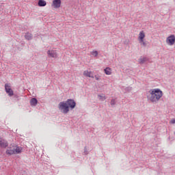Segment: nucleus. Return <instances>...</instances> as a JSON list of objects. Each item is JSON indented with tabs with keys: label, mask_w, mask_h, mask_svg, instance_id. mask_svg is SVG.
<instances>
[{
	"label": "nucleus",
	"mask_w": 175,
	"mask_h": 175,
	"mask_svg": "<svg viewBox=\"0 0 175 175\" xmlns=\"http://www.w3.org/2000/svg\"><path fill=\"white\" fill-rule=\"evenodd\" d=\"M161 96H163V93L158 88L151 89L147 93L148 100L152 103H157Z\"/></svg>",
	"instance_id": "f257e3e1"
},
{
	"label": "nucleus",
	"mask_w": 175,
	"mask_h": 175,
	"mask_svg": "<svg viewBox=\"0 0 175 175\" xmlns=\"http://www.w3.org/2000/svg\"><path fill=\"white\" fill-rule=\"evenodd\" d=\"M23 151L21 147L17 146L14 144H11L5 151L7 155H14V154H20Z\"/></svg>",
	"instance_id": "f03ea898"
},
{
	"label": "nucleus",
	"mask_w": 175,
	"mask_h": 175,
	"mask_svg": "<svg viewBox=\"0 0 175 175\" xmlns=\"http://www.w3.org/2000/svg\"><path fill=\"white\" fill-rule=\"evenodd\" d=\"M59 110L64 114H68V113H69V106L66 101L60 102L59 103Z\"/></svg>",
	"instance_id": "7ed1b4c3"
},
{
	"label": "nucleus",
	"mask_w": 175,
	"mask_h": 175,
	"mask_svg": "<svg viewBox=\"0 0 175 175\" xmlns=\"http://www.w3.org/2000/svg\"><path fill=\"white\" fill-rule=\"evenodd\" d=\"M166 43L167 44H169V46H173L175 43V36L171 35L168 36L166 39Z\"/></svg>",
	"instance_id": "20e7f679"
},
{
	"label": "nucleus",
	"mask_w": 175,
	"mask_h": 175,
	"mask_svg": "<svg viewBox=\"0 0 175 175\" xmlns=\"http://www.w3.org/2000/svg\"><path fill=\"white\" fill-rule=\"evenodd\" d=\"M48 57H49L50 58H57L58 57V55L57 54V51L55 50H49L46 52Z\"/></svg>",
	"instance_id": "39448f33"
},
{
	"label": "nucleus",
	"mask_w": 175,
	"mask_h": 175,
	"mask_svg": "<svg viewBox=\"0 0 175 175\" xmlns=\"http://www.w3.org/2000/svg\"><path fill=\"white\" fill-rule=\"evenodd\" d=\"M66 103H67V106H68V109L69 107L72 109H75V107H76V102L74 101V100L72 99H68L66 101Z\"/></svg>",
	"instance_id": "423d86ee"
},
{
	"label": "nucleus",
	"mask_w": 175,
	"mask_h": 175,
	"mask_svg": "<svg viewBox=\"0 0 175 175\" xmlns=\"http://www.w3.org/2000/svg\"><path fill=\"white\" fill-rule=\"evenodd\" d=\"M9 146L8 141L3 139V138L0 137V147L1 148H6Z\"/></svg>",
	"instance_id": "0eeeda50"
},
{
	"label": "nucleus",
	"mask_w": 175,
	"mask_h": 175,
	"mask_svg": "<svg viewBox=\"0 0 175 175\" xmlns=\"http://www.w3.org/2000/svg\"><path fill=\"white\" fill-rule=\"evenodd\" d=\"M5 90L8 94L9 96H13V90L8 83L5 85Z\"/></svg>",
	"instance_id": "6e6552de"
},
{
	"label": "nucleus",
	"mask_w": 175,
	"mask_h": 175,
	"mask_svg": "<svg viewBox=\"0 0 175 175\" xmlns=\"http://www.w3.org/2000/svg\"><path fill=\"white\" fill-rule=\"evenodd\" d=\"M52 6L55 9H58L59 8H61V0H53Z\"/></svg>",
	"instance_id": "1a4fd4ad"
},
{
	"label": "nucleus",
	"mask_w": 175,
	"mask_h": 175,
	"mask_svg": "<svg viewBox=\"0 0 175 175\" xmlns=\"http://www.w3.org/2000/svg\"><path fill=\"white\" fill-rule=\"evenodd\" d=\"M144 38H146V34H144V31H141L139 32V37H138L139 42H143V40H144Z\"/></svg>",
	"instance_id": "9d476101"
},
{
	"label": "nucleus",
	"mask_w": 175,
	"mask_h": 175,
	"mask_svg": "<svg viewBox=\"0 0 175 175\" xmlns=\"http://www.w3.org/2000/svg\"><path fill=\"white\" fill-rule=\"evenodd\" d=\"M147 61H148V58L146 57H141L138 62L141 65H143V64H146V62H147Z\"/></svg>",
	"instance_id": "9b49d317"
},
{
	"label": "nucleus",
	"mask_w": 175,
	"mask_h": 175,
	"mask_svg": "<svg viewBox=\"0 0 175 175\" xmlns=\"http://www.w3.org/2000/svg\"><path fill=\"white\" fill-rule=\"evenodd\" d=\"M83 76H85V77H91V79H94V75H92L91 71L85 70L83 72Z\"/></svg>",
	"instance_id": "f8f14e48"
},
{
	"label": "nucleus",
	"mask_w": 175,
	"mask_h": 175,
	"mask_svg": "<svg viewBox=\"0 0 175 175\" xmlns=\"http://www.w3.org/2000/svg\"><path fill=\"white\" fill-rule=\"evenodd\" d=\"M32 33H29V32H27L25 34V39H26V40H32Z\"/></svg>",
	"instance_id": "ddd939ff"
},
{
	"label": "nucleus",
	"mask_w": 175,
	"mask_h": 175,
	"mask_svg": "<svg viewBox=\"0 0 175 175\" xmlns=\"http://www.w3.org/2000/svg\"><path fill=\"white\" fill-rule=\"evenodd\" d=\"M31 106H36L38 105V99L36 98H32L30 100Z\"/></svg>",
	"instance_id": "4468645a"
},
{
	"label": "nucleus",
	"mask_w": 175,
	"mask_h": 175,
	"mask_svg": "<svg viewBox=\"0 0 175 175\" xmlns=\"http://www.w3.org/2000/svg\"><path fill=\"white\" fill-rule=\"evenodd\" d=\"M38 5V6L42 8V7L46 6V5H47V3L44 0H39Z\"/></svg>",
	"instance_id": "2eb2a0df"
},
{
	"label": "nucleus",
	"mask_w": 175,
	"mask_h": 175,
	"mask_svg": "<svg viewBox=\"0 0 175 175\" xmlns=\"http://www.w3.org/2000/svg\"><path fill=\"white\" fill-rule=\"evenodd\" d=\"M104 72L105 75H107L108 76H110L111 75V69L110 67H107L105 69H104Z\"/></svg>",
	"instance_id": "dca6fc26"
},
{
	"label": "nucleus",
	"mask_w": 175,
	"mask_h": 175,
	"mask_svg": "<svg viewBox=\"0 0 175 175\" xmlns=\"http://www.w3.org/2000/svg\"><path fill=\"white\" fill-rule=\"evenodd\" d=\"M98 99H99V100H101L102 102H103V100H105L106 99V96L98 94Z\"/></svg>",
	"instance_id": "f3484780"
},
{
	"label": "nucleus",
	"mask_w": 175,
	"mask_h": 175,
	"mask_svg": "<svg viewBox=\"0 0 175 175\" xmlns=\"http://www.w3.org/2000/svg\"><path fill=\"white\" fill-rule=\"evenodd\" d=\"M92 55H93L94 57H98V52L96 51H93L91 53Z\"/></svg>",
	"instance_id": "a211bd4d"
},
{
	"label": "nucleus",
	"mask_w": 175,
	"mask_h": 175,
	"mask_svg": "<svg viewBox=\"0 0 175 175\" xmlns=\"http://www.w3.org/2000/svg\"><path fill=\"white\" fill-rule=\"evenodd\" d=\"M111 106H114L115 105H116V99H114V98H112L111 100Z\"/></svg>",
	"instance_id": "6ab92c4d"
},
{
	"label": "nucleus",
	"mask_w": 175,
	"mask_h": 175,
	"mask_svg": "<svg viewBox=\"0 0 175 175\" xmlns=\"http://www.w3.org/2000/svg\"><path fill=\"white\" fill-rule=\"evenodd\" d=\"M125 91L126 92H130V91H132V87H127L125 88Z\"/></svg>",
	"instance_id": "aec40b11"
},
{
	"label": "nucleus",
	"mask_w": 175,
	"mask_h": 175,
	"mask_svg": "<svg viewBox=\"0 0 175 175\" xmlns=\"http://www.w3.org/2000/svg\"><path fill=\"white\" fill-rule=\"evenodd\" d=\"M84 154L85 155H87V154H88V151H87V147L84 148Z\"/></svg>",
	"instance_id": "412c9836"
},
{
	"label": "nucleus",
	"mask_w": 175,
	"mask_h": 175,
	"mask_svg": "<svg viewBox=\"0 0 175 175\" xmlns=\"http://www.w3.org/2000/svg\"><path fill=\"white\" fill-rule=\"evenodd\" d=\"M94 78H95V79L97 80V81H98V80L100 79V77L98 76V75H95V76H94Z\"/></svg>",
	"instance_id": "4be33fe9"
},
{
	"label": "nucleus",
	"mask_w": 175,
	"mask_h": 175,
	"mask_svg": "<svg viewBox=\"0 0 175 175\" xmlns=\"http://www.w3.org/2000/svg\"><path fill=\"white\" fill-rule=\"evenodd\" d=\"M139 43H142L143 46H146V42H144V40H143V42H141Z\"/></svg>",
	"instance_id": "5701e85b"
},
{
	"label": "nucleus",
	"mask_w": 175,
	"mask_h": 175,
	"mask_svg": "<svg viewBox=\"0 0 175 175\" xmlns=\"http://www.w3.org/2000/svg\"><path fill=\"white\" fill-rule=\"evenodd\" d=\"M170 123H171V124H175V120H174V119H172V120L170 121Z\"/></svg>",
	"instance_id": "b1692460"
},
{
	"label": "nucleus",
	"mask_w": 175,
	"mask_h": 175,
	"mask_svg": "<svg viewBox=\"0 0 175 175\" xmlns=\"http://www.w3.org/2000/svg\"><path fill=\"white\" fill-rule=\"evenodd\" d=\"M174 135H175V132L174 133Z\"/></svg>",
	"instance_id": "393cba45"
}]
</instances>
